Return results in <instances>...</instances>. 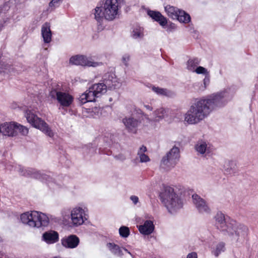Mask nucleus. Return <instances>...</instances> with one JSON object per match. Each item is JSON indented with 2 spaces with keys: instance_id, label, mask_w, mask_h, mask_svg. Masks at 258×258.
<instances>
[{
  "instance_id": "nucleus-1",
  "label": "nucleus",
  "mask_w": 258,
  "mask_h": 258,
  "mask_svg": "<svg viewBox=\"0 0 258 258\" xmlns=\"http://www.w3.org/2000/svg\"><path fill=\"white\" fill-rule=\"evenodd\" d=\"M229 99L228 93L224 91L196 101L185 113L184 121L189 124H198L214 110L224 106Z\"/></svg>"
},
{
  "instance_id": "nucleus-2",
  "label": "nucleus",
  "mask_w": 258,
  "mask_h": 258,
  "mask_svg": "<svg viewBox=\"0 0 258 258\" xmlns=\"http://www.w3.org/2000/svg\"><path fill=\"white\" fill-rule=\"evenodd\" d=\"M215 225L224 235L229 236L231 240L238 241L243 240L247 234V228L235 221H226L224 215L217 213L215 217Z\"/></svg>"
},
{
  "instance_id": "nucleus-3",
  "label": "nucleus",
  "mask_w": 258,
  "mask_h": 258,
  "mask_svg": "<svg viewBox=\"0 0 258 258\" xmlns=\"http://www.w3.org/2000/svg\"><path fill=\"white\" fill-rule=\"evenodd\" d=\"M119 4L118 0H106L103 10L96 7L94 10V18L98 22H102L104 18L108 21H112L118 15Z\"/></svg>"
},
{
  "instance_id": "nucleus-4",
  "label": "nucleus",
  "mask_w": 258,
  "mask_h": 258,
  "mask_svg": "<svg viewBox=\"0 0 258 258\" xmlns=\"http://www.w3.org/2000/svg\"><path fill=\"white\" fill-rule=\"evenodd\" d=\"M162 203L170 213L176 211L182 207V202L174 192L173 188L165 186L160 194Z\"/></svg>"
},
{
  "instance_id": "nucleus-5",
  "label": "nucleus",
  "mask_w": 258,
  "mask_h": 258,
  "mask_svg": "<svg viewBox=\"0 0 258 258\" xmlns=\"http://www.w3.org/2000/svg\"><path fill=\"white\" fill-rule=\"evenodd\" d=\"M20 219L23 224L33 228L46 226L49 223V219L45 214L36 211L21 214Z\"/></svg>"
},
{
  "instance_id": "nucleus-6",
  "label": "nucleus",
  "mask_w": 258,
  "mask_h": 258,
  "mask_svg": "<svg viewBox=\"0 0 258 258\" xmlns=\"http://www.w3.org/2000/svg\"><path fill=\"white\" fill-rule=\"evenodd\" d=\"M107 91L106 87L102 82L92 85L85 92L83 93L79 97V101L81 104L87 102L95 101L96 98L100 97Z\"/></svg>"
},
{
  "instance_id": "nucleus-7",
  "label": "nucleus",
  "mask_w": 258,
  "mask_h": 258,
  "mask_svg": "<svg viewBox=\"0 0 258 258\" xmlns=\"http://www.w3.org/2000/svg\"><path fill=\"white\" fill-rule=\"evenodd\" d=\"M61 87L57 85L52 88L49 92V96L54 100H56L62 108L69 107L74 101V97L68 92L62 91Z\"/></svg>"
},
{
  "instance_id": "nucleus-8",
  "label": "nucleus",
  "mask_w": 258,
  "mask_h": 258,
  "mask_svg": "<svg viewBox=\"0 0 258 258\" xmlns=\"http://www.w3.org/2000/svg\"><path fill=\"white\" fill-rule=\"evenodd\" d=\"M25 116L29 122L34 127L40 130L49 137H52L53 133L49 127V125L41 118L38 117L32 111L28 110L25 113Z\"/></svg>"
},
{
  "instance_id": "nucleus-9",
  "label": "nucleus",
  "mask_w": 258,
  "mask_h": 258,
  "mask_svg": "<svg viewBox=\"0 0 258 258\" xmlns=\"http://www.w3.org/2000/svg\"><path fill=\"white\" fill-rule=\"evenodd\" d=\"M143 112L139 108H135L132 115L122 119V123L128 132L136 133L138 126L141 123V119Z\"/></svg>"
},
{
  "instance_id": "nucleus-10",
  "label": "nucleus",
  "mask_w": 258,
  "mask_h": 258,
  "mask_svg": "<svg viewBox=\"0 0 258 258\" xmlns=\"http://www.w3.org/2000/svg\"><path fill=\"white\" fill-rule=\"evenodd\" d=\"M179 148L176 147H173L162 158L160 163L161 167L166 170H170L175 166L179 160Z\"/></svg>"
},
{
  "instance_id": "nucleus-11",
  "label": "nucleus",
  "mask_w": 258,
  "mask_h": 258,
  "mask_svg": "<svg viewBox=\"0 0 258 258\" xmlns=\"http://www.w3.org/2000/svg\"><path fill=\"white\" fill-rule=\"evenodd\" d=\"M16 170L22 176H30L36 179L47 181L49 176L40 171L31 168H26L21 165L16 167Z\"/></svg>"
},
{
  "instance_id": "nucleus-12",
  "label": "nucleus",
  "mask_w": 258,
  "mask_h": 258,
  "mask_svg": "<svg viewBox=\"0 0 258 258\" xmlns=\"http://www.w3.org/2000/svg\"><path fill=\"white\" fill-rule=\"evenodd\" d=\"M71 218L72 223L75 226L82 225L87 220L84 210L80 207L75 208L71 211Z\"/></svg>"
},
{
  "instance_id": "nucleus-13",
  "label": "nucleus",
  "mask_w": 258,
  "mask_h": 258,
  "mask_svg": "<svg viewBox=\"0 0 258 258\" xmlns=\"http://www.w3.org/2000/svg\"><path fill=\"white\" fill-rule=\"evenodd\" d=\"M101 82L106 89L108 90L115 89L120 86V83L118 81L115 75L111 73L105 74L103 76Z\"/></svg>"
},
{
  "instance_id": "nucleus-14",
  "label": "nucleus",
  "mask_w": 258,
  "mask_h": 258,
  "mask_svg": "<svg viewBox=\"0 0 258 258\" xmlns=\"http://www.w3.org/2000/svg\"><path fill=\"white\" fill-rule=\"evenodd\" d=\"M70 63L75 65L94 67L99 64L98 62L93 61L85 56L79 55L71 57L70 59Z\"/></svg>"
},
{
  "instance_id": "nucleus-15",
  "label": "nucleus",
  "mask_w": 258,
  "mask_h": 258,
  "mask_svg": "<svg viewBox=\"0 0 258 258\" xmlns=\"http://www.w3.org/2000/svg\"><path fill=\"white\" fill-rule=\"evenodd\" d=\"M193 203L195 207L201 213H209L210 209L205 200L201 198L197 194L192 196Z\"/></svg>"
},
{
  "instance_id": "nucleus-16",
  "label": "nucleus",
  "mask_w": 258,
  "mask_h": 258,
  "mask_svg": "<svg viewBox=\"0 0 258 258\" xmlns=\"http://www.w3.org/2000/svg\"><path fill=\"white\" fill-rule=\"evenodd\" d=\"M61 242L64 247L69 248H74L78 245L80 240L76 235H70L62 238Z\"/></svg>"
},
{
  "instance_id": "nucleus-17",
  "label": "nucleus",
  "mask_w": 258,
  "mask_h": 258,
  "mask_svg": "<svg viewBox=\"0 0 258 258\" xmlns=\"http://www.w3.org/2000/svg\"><path fill=\"white\" fill-rule=\"evenodd\" d=\"M16 123H5L0 125V133L4 136H16Z\"/></svg>"
},
{
  "instance_id": "nucleus-18",
  "label": "nucleus",
  "mask_w": 258,
  "mask_h": 258,
  "mask_svg": "<svg viewBox=\"0 0 258 258\" xmlns=\"http://www.w3.org/2000/svg\"><path fill=\"white\" fill-rule=\"evenodd\" d=\"M41 35L45 43H49L51 41L52 33L50 24L46 22L41 27Z\"/></svg>"
},
{
  "instance_id": "nucleus-19",
  "label": "nucleus",
  "mask_w": 258,
  "mask_h": 258,
  "mask_svg": "<svg viewBox=\"0 0 258 258\" xmlns=\"http://www.w3.org/2000/svg\"><path fill=\"white\" fill-rule=\"evenodd\" d=\"M42 239L47 243H54L58 240V234L52 230L45 232L43 234Z\"/></svg>"
},
{
  "instance_id": "nucleus-20",
  "label": "nucleus",
  "mask_w": 258,
  "mask_h": 258,
  "mask_svg": "<svg viewBox=\"0 0 258 258\" xmlns=\"http://www.w3.org/2000/svg\"><path fill=\"white\" fill-rule=\"evenodd\" d=\"M223 170L225 174L233 175L237 172L235 163L231 160H226L223 165Z\"/></svg>"
},
{
  "instance_id": "nucleus-21",
  "label": "nucleus",
  "mask_w": 258,
  "mask_h": 258,
  "mask_svg": "<svg viewBox=\"0 0 258 258\" xmlns=\"http://www.w3.org/2000/svg\"><path fill=\"white\" fill-rule=\"evenodd\" d=\"M154 230L153 222L151 220H146L143 225H140L139 230L141 233L144 235L151 234Z\"/></svg>"
},
{
  "instance_id": "nucleus-22",
  "label": "nucleus",
  "mask_w": 258,
  "mask_h": 258,
  "mask_svg": "<svg viewBox=\"0 0 258 258\" xmlns=\"http://www.w3.org/2000/svg\"><path fill=\"white\" fill-rule=\"evenodd\" d=\"M148 14L155 21L158 22L162 26H165L167 23V19L160 12L154 11H149Z\"/></svg>"
},
{
  "instance_id": "nucleus-23",
  "label": "nucleus",
  "mask_w": 258,
  "mask_h": 258,
  "mask_svg": "<svg viewBox=\"0 0 258 258\" xmlns=\"http://www.w3.org/2000/svg\"><path fill=\"white\" fill-rule=\"evenodd\" d=\"M169 110L163 108L157 109L154 112V120L159 121L167 116Z\"/></svg>"
},
{
  "instance_id": "nucleus-24",
  "label": "nucleus",
  "mask_w": 258,
  "mask_h": 258,
  "mask_svg": "<svg viewBox=\"0 0 258 258\" xmlns=\"http://www.w3.org/2000/svg\"><path fill=\"white\" fill-rule=\"evenodd\" d=\"M152 90L157 94L160 95L165 96L167 97H172L174 95V92L167 89L159 88L158 87L153 86L152 88Z\"/></svg>"
},
{
  "instance_id": "nucleus-25",
  "label": "nucleus",
  "mask_w": 258,
  "mask_h": 258,
  "mask_svg": "<svg viewBox=\"0 0 258 258\" xmlns=\"http://www.w3.org/2000/svg\"><path fill=\"white\" fill-rule=\"evenodd\" d=\"M164 9L169 17H171L173 19H175L176 18H177V14L178 13L179 10L170 5L165 6Z\"/></svg>"
},
{
  "instance_id": "nucleus-26",
  "label": "nucleus",
  "mask_w": 258,
  "mask_h": 258,
  "mask_svg": "<svg viewBox=\"0 0 258 258\" xmlns=\"http://www.w3.org/2000/svg\"><path fill=\"white\" fill-rule=\"evenodd\" d=\"M200 62V60L198 58L189 59L187 62V69L190 72H194Z\"/></svg>"
},
{
  "instance_id": "nucleus-27",
  "label": "nucleus",
  "mask_w": 258,
  "mask_h": 258,
  "mask_svg": "<svg viewBox=\"0 0 258 258\" xmlns=\"http://www.w3.org/2000/svg\"><path fill=\"white\" fill-rule=\"evenodd\" d=\"M144 29L140 26H136L134 28L132 33V36L135 39H141L144 37Z\"/></svg>"
},
{
  "instance_id": "nucleus-28",
  "label": "nucleus",
  "mask_w": 258,
  "mask_h": 258,
  "mask_svg": "<svg viewBox=\"0 0 258 258\" xmlns=\"http://www.w3.org/2000/svg\"><path fill=\"white\" fill-rule=\"evenodd\" d=\"M175 19H177L180 22L187 23L190 21V17L184 11L179 10Z\"/></svg>"
},
{
  "instance_id": "nucleus-29",
  "label": "nucleus",
  "mask_w": 258,
  "mask_h": 258,
  "mask_svg": "<svg viewBox=\"0 0 258 258\" xmlns=\"http://www.w3.org/2000/svg\"><path fill=\"white\" fill-rule=\"evenodd\" d=\"M108 248L115 255L121 256L123 255L122 248L118 245L114 243H109L107 244Z\"/></svg>"
},
{
  "instance_id": "nucleus-30",
  "label": "nucleus",
  "mask_w": 258,
  "mask_h": 258,
  "mask_svg": "<svg viewBox=\"0 0 258 258\" xmlns=\"http://www.w3.org/2000/svg\"><path fill=\"white\" fill-rule=\"evenodd\" d=\"M196 149L200 154H204L208 150V144L204 141H200L196 145Z\"/></svg>"
},
{
  "instance_id": "nucleus-31",
  "label": "nucleus",
  "mask_w": 258,
  "mask_h": 258,
  "mask_svg": "<svg viewBox=\"0 0 258 258\" xmlns=\"http://www.w3.org/2000/svg\"><path fill=\"white\" fill-rule=\"evenodd\" d=\"M147 148L144 146H142L138 151V155L141 162H146L150 160L149 157L145 154Z\"/></svg>"
},
{
  "instance_id": "nucleus-32",
  "label": "nucleus",
  "mask_w": 258,
  "mask_h": 258,
  "mask_svg": "<svg viewBox=\"0 0 258 258\" xmlns=\"http://www.w3.org/2000/svg\"><path fill=\"white\" fill-rule=\"evenodd\" d=\"M16 136L19 133L22 135H26L28 133V129L21 124L16 123Z\"/></svg>"
},
{
  "instance_id": "nucleus-33",
  "label": "nucleus",
  "mask_w": 258,
  "mask_h": 258,
  "mask_svg": "<svg viewBox=\"0 0 258 258\" xmlns=\"http://www.w3.org/2000/svg\"><path fill=\"white\" fill-rule=\"evenodd\" d=\"M130 229L127 227L121 226L119 229V233L121 237L126 238L130 235Z\"/></svg>"
},
{
  "instance_id": "nucleus-34",
  "label": "nucleus",
  "mask_w": 258,
  "mask_h": 258,
  "mask_svg": "<svg viewBox=\"0 0 258 258\" xmlns=\"http://www.w3.org/2000/svg\"><path fill=\"white\" fill-rule=\"evenodd\" d=\"M225 250V244L223 242H220L217 244L216 250L213 252L214 254L216 256H218L219 254Z\"/></svg>"
},
{
  "instance_id": "nucleus-35",
  "label": "nucleus",
  "mask_w": 258,
  "mask_h": 258,
  "mask_svg": "<svg viewBox=\"0 0 258 258\" xmlns=\"http://www.w3.org/2000/svg\"><path fill=\"white\" fill-rule=\"evenodd\" d=\"M209 78L208 77H205L203 80V84L201 83V87H200L199 88H196V90L197 92L204 91L206 88L207 86L209 84Z\"/></svg>"
},
{
  "instance_id": "nucleus-36",
  "label": "nucleus",
  "mask_w": 258,
  "mask_h": 258,
  "mask_svg": "<svg viewBox=\"0 0 258 258\" xmlns=\"http://www.w3.org/2000/svg\"><path fill=\"white\" fill-rule=\"evenodd\" d=\"M2 69L3 70V72L7 73H11L14 71V69L8 64L3 65Z\"/></svg>"
},
{
  "instance_id": "nucleus-37",
  "label": "nucleus",
  "mask_w": 258,
  "mask_h": 258,
  "mask_svg": "<svg viewBox=\"0 0 258 258\" xmlns=\"http://www.w3.org/2000/svg\"><path fill=\"white\" fill-rule=\"evenodd\" d=\"M194 72H196L198 74H208V72L207 71V70L205 69V68L203 67H198L196 70L194 71Z\"/></svg>"
},
{
  "instance_id": "nucleus-38",
  "label": "nucleus",
  "mask_w": 258,
  "mask_h": 258,
  "mask_svg": "<svg viewBox=\"0 0 258 258\" xmlns=\"http://www.w3.org/2000/svg\"><path fill=\"white\" fill-rule=\"evenodd\" d=\"M130 60V55L128 54H124L122 57V62L125 66H128V61Z\"/></svg>"
},
{
  "instance_id": "nucleus-39",
  "label": "nucleus",
  "mask_w": 258,
  "mask_h": 258,
  "mask_svg": "<svg viewBox=\"0 0 258 258\" xmlns=\"http://www.w3.org/2000/svg\"><path fill=\"white\" fill-rule=\"evenodd\" d=\"M61 0H52L49 4L50 7H56L58 6Z\"/></svg>"
},
{
  "instance_id": "nucleus-40",
  "label": "nucleus",
  "mask_w": 258,
  "mask_h": 258,
  "mask_svg": "<svg viewBox=\"0 0 258 258\" xmlns=\"http://www.w3.org/2000/svg\"><path fill=\"white\" fill-rule=\"evenodd\" d=\"M130 199L135 205H136L139 202V198L136 196H131Z\"/></svg>"
},
{
  "instance_id": "nucleus-41",
  "label": "nucleus",
  "mask_w": 258,
  "mask_h": 258,
  "mask_svg": "<svg viewBox=\"0 0 258 258\" xmlns=\"http://www.w3.org/2000/svg\"><path fill=\"white\" fill-rule=\"evenodd\" d=\"M62 216L63 219H66L67 218L70 217V212L68 210H64L62 212Z\"/></svg>"
},
{
  "instance_id": "nucleus-42",
  "label": "nucleus",
  "mask_w": 258,
  "mask_h": 258,
  "mask_svg": "<svg viewBox=\"0 0 258 258\" xmlns=\"http://www.w3.org/2000/svg\"><path fill=\"white\" fill-rule=\"evenodd\" d=\"M186 258H198L197 254L196 252L190 253L188 254Z\"/></svg>"
},
{
  "instance_id": "nucleus-43",
  "label": "nucleus",
  "mask_w": 258,
  "mask_h": 258,
  "mask_svg": "<svg viewBox=\"0 0 258 258\" xmlns=\"http://www.w3.org/2000/svg\"><path fill=\"white\" fill-rule=\"evenodd\" d=\"M192 86L195 89V91H197L196 89L201 87V82H196L192 85Z\"/></svg>"
},
{
  "instance_id": "nucleus-44",
  "label": "nucleus",
  "mask_w": 258,
  "mask_h": 258,
  "mask_svg": "<svg viewBox=\"0 0 258 258\" xmlns=\"http://www.w3.org/2000/svg\"><path fill=\"white\" fill-rule=\"evenodd\" d=\"M144 107L149 110H152L153 108L149 105H144Z\"/></svg>"
},
{
  "instance_id": "nucleus-45",
  "label": "nucleus",
  "mask_w": 258,
  "mask_h": 258,
  "mask_svg": "<svg viewBox=\"0 0 258 258\" xmlns=\"http://www.w3.org/2000/svg\"><path fill=\"white\" fill-rule=\"evenodd\" d=\"M95 149L94 148H91L89 149V152L93 153L95 152Z\"/></svg>"
},
{
  "instance_id": "nucleus-46",
  "label": "nucleus",
  "mask_w": 258,
  "mask_h": 258,
  "mask_svg": "<svg viewBox=\"0 0 258 258\" xmlns=\"http://www.w3.org/2000/svg\"><path fill=\"white\" fill-rule=\"evenodd\" d=\"M122 249L124 250L125 251H126V252H127V253H129L130 255H132L130 251H128L127 250V249H126V248H122Z\"/></svg>"
}]
</instances>
